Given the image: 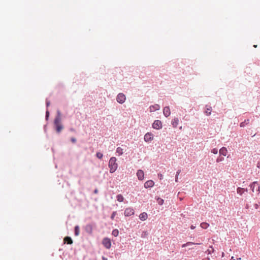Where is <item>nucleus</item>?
<instances>
[{"mask_svg":"<svg viewBox=\"0 0 260 260\" xmlns=\"http://www.w3.org/2000/svg\"><path fill=\"white\" fill-rule=\"evenodd\" d=\"M117 159L115 157L110 158L109 161V167L110 168V172L113 173L117 170L118 165L116 163Z\"/></svg>","mask_w":260,"mask_h":260,"instance_id":"obj_1","label":"nucleus"},{"mask_svg":"<svg viewBox=\"0 0 260 260\" xmlns=\"http://www.w3.org/2000/svg\"><path fill=\"white\" fill-rule=\"evenodd\" d=\"M60 117L59 116H57L54 120V124L56 126V131L57 133H60L63 129V126L60 123Z\"/></svg>","mask_w":260,"mask_h":260,"instance_id":"obj_2","label":"nucleus"},{"mask_svg":"<svg viewBox=\"0 0 260 260\" xmlns=\"http://www.w3.org/2000/svg\"><path fill=\"white\" fill-rule=\"evenodd\" d=\"M102 244L107 249H110L111 247V240L108 238H105L102 241Z\"/></svg>","mask_w":260,"mask_h":260,"instance_id":"obj_3","label":"nucleus"},{"mask_svg":"<svg viewBox=\"0 0 260 260\" xmlns=\"http://www.w3.org/2000/svg\"><path fill=\"white\" fill-rule=\"evenodd\" d=\"M126 100L125 95L122 93H120L117 95L116 100L117 102H118L120 104H123L125 102Z\"/></svg>","mask_w":260,"mask_h":260,"instance_id":"obj_4","label":"nucleus"},{"mask_svg":"<svg viewBox=\"0 0 260 260\" xmlns=\"http://www.w3.org/2000/svg\"><path fill=\"white\" fill-rule=\"evenodd\" d=\"M135 213L134 210L131 207L126 208L124 210V215L125 216H130Z\"/></svg>","mask_w":260,"mask_h":260,"instance_id":"obj_5","label":"nucleus"},{"mask_svg":"<svg viewBox=\"0 0 260 260\" xmlns=\"http://www.w3.org/2000/svg\"><path fill=\"white\" fill-rule=\"evenodd\" d=\"M152 127L156 129H159L162 128V123L160 120H155L152 124Z\"/></svg>","mask_w":260,"mask_h":260,"instance_id":"obj_6","label":"nucleus"},{"mask_svg":"<svg viewBox=\"0 0 260 260\" xmlns=\"http://www.w3.org/2000/svg\"><path fill=\"white\" fill-rule=\"evenodd\" d=\"M153 139V135L152 134L147 133L144 136V140L146 142H149Z\"/></svg>","mask_w":260,"mask_h":260,"instance_id":"obj_7","label":"nucleus"},{"mask_svg":"<svg viewBox=\"0 0 260 260\" xmlns=\"http://www.w3.org/2000/svg\"><path fill=\"white\" fill-rule=\"evenodd\" d=\"M163 113L166 117H168L171 114V111L169 107H165L163 109Z\"/></svg>","mask_w":260,"mask_h":260,"instance_id":"obj_8","label":"nucleus"},{"mask_svg":"<svg viewBox=\"0 0 260 260\" xmlns=\"http://www.w3.org/2000/svg\"><path fill=\"white\" fill-rule=\"evenodd\" d=\"M137 175L140 180H143L144 177V174L142 170H139L137 171Z\"/></svg>","mask_w":260,"mask_h":260,"instance_id":"obj_9","label":"nucleus"},{"mask_svg":"<svg viewBox=\"0 0 260 260\" xmlns=\"http://www.w3.org/2000/svg\"><path fill=\"white\" fill-rule=\"evenodd\" d=\"M160 109V106L158 104H155L150 106L149 110L150 112H153L155 111L158 110Z\"/></svg>","mask_w":260,"mask_h":260,"instance_id":"obj_10","label":"nucleus"},{"mask_svg":"<svg viewBox=\"0 0 260 260\" xmlns=\"http://www.w3.org/2000/svg\"><path fill=\"white\" fill-rule=\"evenodd\" d=\"M154 184L152 180H148L144 184V187L146 188L152 187Z\"/></svg>","mask_w":260,"mask_h":260,"instance_id":"obj_11","label":"nucleus"},{"mask_svg":"<svg viewBox=\"0 0 260 260\" xmlns=\"http://www.w3.org/2000/svg\"><path fill=\"white\" fill-rule=\"evenodd\" d=\"M148 217L147 214L145 212L141 213L139 215V218L142 221L146 220Z\"/></svg>","mask_w":260,"mask_h":260,"instance_id":"obj_12","label":"nucleus"},{"mask_svg":"<svg viewBox=\"0 0 260 260\" xmlns=\"http://www.w3.org/2000/svg\"><path fill=\"white\" fill-rule=\"evenodd\" d=\"M179 119L178 118H174L172 121V124L174 127H177L178 124Z\"/></svg>","mask_w":260,"mask_h":260,"instance_id":"obj_13","label":"nucleus"},{"mask_svg":"<svg viewBox=\"0 0 260 260\" xmlns=\"http://www.w3.org/2000/svg\"><path fill=\"white\" fill-rule=\"evenodd\" d=\"M219 153L220 155H222L223 156H226L227 154V149L225 147H222L219 150Z\"/></svg>","mask_w":260,"mask_h":260,"instance_id":"obj_14","label":"nucleus"},{"mask_svg":"<svg viewBox=\"0 0 260 260\" xmlns=\"http://www.w3.org/2000/svg\"><path fill=\"white\" fill-rule=\"evenodd\" d=\"M63 240L64 243H67L68 244H72L73 243V240L70 237H66Z\"/></svg>","mask_w":260,"mask_h":260,"instance_id":"obj_15","label":"nucleus"},{"mask_svg":"<svg viewBox=\"0 0 260 260\" xmlns=\"http://www.w3.org/2000/svg\"><path fill=\"white\" fill-rule=\"evenodd\" d=\"M116 152L119 156L121 155L123 153V149L120 147H118L116 149Z\"/></svg>","mask_w":260,"mask_h":260,"instance_id":"obj_16","label":"nucleus"},{"mask_svg":"<svg viewBox=\"0 0 260 260\" xmlns=\"http://www.w3.org/2000/svg\"><path fill=\"white\" fill-rule=\"evenodd\" d=\"M85 229L88 233H91L92 231V226L91 224H88L86 226Z\"/></svg>","mask_w":260,"mask_h":260,"instance_id":"obj_17","label":"nucleus"},{"mask_svg":"<svg viewBox=\"0 0 260 260\" xmlns=\"http://www.w3.org/2000/svg\"><path fill=\"white\" fill-rule=\"evenodd\" d=\"M256 185H258L257 182H256V181H254V182H252L250 185V186L252 189V192L254 191V188H255Z\"/></svg>","mask_w":260,"mask_h":260,"instance_id":"obj_18","label":"nucleus"},{"mask_svg":"<svg viewBox=\"0 0 260 260\" xmlns=\"http://www.w3.org/2000/svg\"><path fill=\"white\" fill-rule=\"evenodd\" d=\"M200 226L202 228L206 229L209 227V224L207 222H202L201 223Z\"/></svg>","mask_w":260,"mask_h":260,"instance_id":"obj_19","label":"nucleus"},{"mask_svg":"<svg viewBox=\"0 0 260 260\" xmlns=\"http://www.w3.org/2000/svg\"><path fill=\"white\" fill-rule=\"evenodd\" d=\"M245 191V189L241 187H238L237 189V193L240 195H242Z\"/></svg>","mask_w":260,"mask_h":260,"instance_id":"obj_20","label":"nucleus"},{"mask_svg":"<svg viewBox=\"0 0 260 260\" xmlns=\"http://www.w3.org/2000/svg\"><path fill=\"white\" fill-rule=\"evenodd\" d=\"M117 200L119 202H122L124 200V198L121 194H118L116 197Z\"/></svg>","mask_w":260,"mask_h":260,"instance_id":"obj_21","label":"nucleus"},{"mask_svg":"<svg viewBox=\"0 0 260 260\" xmlns=\"http://www.w3.org/2000/svg\"><path fill=\"white\" fill-rule=\"evenodd\" d=\"M249 120L247 119L245 120L244 121L241 122L240 124V127H244L246 125L248 124L249 123Z\"/></svg>","mask_w":260,"mask_h":260,"instance_id":"obj_22","label":"nucleus"},{"mask_svg":"<svg viewBox=\"0 0 260 260\" xmlns=\"http://www.w3.org/2000/svg\"><path fill=\"white\" fill-rule=\"evenodd\" d=\"M80 233V229L78 225H77L75 228V235L76 236H78Z\"/></svg>","mask_w":260,"mask_h":260,"instance_id":"obj_23","label":"nucleus"},{"mask_svg":"<svg viewBox=\"0 0 260 260\" xmlns=\"http://www.w3.org/2000/svg\"><path fill=\"white\" fill-rule=\"evenodd\" d=\"M112 234L114 237H117L119 234V231L117 229H114L113 230V231L112 232Z\"/></svg>","mask_w":260,"mask_h":260,"instance_id":"obj_24","label":"nucleus"},{"mask_svg":"<svg viewBox=\"0 0 260 260\" xmlns=\"http://www.w3.org/2000/svg\"><path fill=\"white\" fill-rule=\"evenodd\" d=\"M211 113V107H206V109L205 111V113L207 115H210Z\"/></svg>","mask_w":260,"mask_h":260,"instance_id":"obj_25","label":"nucleus"},{"mask_svg":"<svg viewBox=\"0 0 260 260\" xmlns=\"http://www.w3.org/2000/svg\"><path fill=\"white\" fill-rule=\"evenodd\" d=\"M193 244H195V243H192V242H187L186 243L183 244L182 245V247H185L187 246H189V245H193Z\"/></svg>","mask_w":260,"mask_h":260,"instance_id":"obj_26","label":"nucleus"},{"mask_svg":"<svg viewBox=\"0 0 260 260\" xmlns=\"http://www.w3.org/2000/svg\"><path fill=\"white\" fill-rule=\"evenodd\" d=\"M157 200V203L159 205H161L163 204L164 202L163 199L158 198Z\"/></svg>","mask_w":260,"mask_h":260,"instance_id":"obj_27","label":"nucleus"},{"mask_svg":"<svg viewBox=\"0 0 260 260\" xmlns=\"http://www.w3.org/2000/svg\"><path fill=\"white\" fill-rule=\"evenodd\" d=\"M96 156L98 158H99V159H102V157H103V154L101 152H97L96 154Z\"/></svg>","mask_w":260,"mask_h":260,"instance_id":"obj_28","label":"nucleus"},{"mask_svg":"<svg viewBox=\"0 0 260 260\" xmlns=\"http://www.w3.org/2000/svg\"><path fill=\"white\" fill-rule=\"evenodd\" d=\"M116 214H117V213H116V211L113 212L112 213V214L111 216V218L112 219H114V217H115V215H116Z\"/></svg>","mask_w":260,"mask_h":260,"instance_id":"obj_29","label":"nucleus"},{"mask_svg":"<svg viewBox=\"0 0 260 260\" xmlns=\"http://www.w3.org/2000/svg\"><path fill=\"white\" fill-rule=\"evenodd\" d=\"M212 152L216 154L218 153V149L217 148H214L212 150Z\"/></svg>","mask_w":260,"mask_h":260,"instance_id":"obj_30","label":"nucleus"},{"mask_svg":"<svg viewBox=\"0 0 260 260\" xmlns=\"http://www.w3.org/2000/svg\"><path fill=\"white\" fill-rule=\"evenodd\" d=\"M224 158L223 157H218L216 159V162H219L222 160H223Z\"/></svg>","mask_w":260,"mask_h":260,"instance_id":"obj_31","label":"nucleus"},{"mask_svg":"<svg viewBox=\"0 0 260 260\" xmlns=\"http://www.w3.org/2000/svg\"><path fill=\"white\" fill-rule=\"evenodd\" d=\"M71 141L72 143H75L76 142V139L75 138H72Z\"/></svg>","mask_w":260,"mask_h":260,"instance_id":"obj_32","label":"nucleus"},{"mask_svg":"<svg viewBox=\"0 0 260 260\" xmlns=\"http://www.w3.org/2000/svg\"><path fill=\"white\" fill-rule=\"evenodd\" d=\"M158 176L160 180L163 178V175L161 174H158Z\"/></svg>","mask_w":260,"mask_h":260,"instance_id":"obj_33","label":"nucleus"},{"mask_svg":"<svg viewBox=\"0 0 260 260\" xmlns=\"http://www.w3.org/2000/svg\"><path fill=\"white\" fill-rule=\"evenodd\" d=\"M181 172V170H178L177 171V173H176V176H178L179 175V174Z\"/></svg>","mask_w":260,"mask_h":260,"instance_id":"obj_34","label":"nucleus"},{"mask_svg":"<svg viewBox=\"0 0 260 260\" xmlns=\"http://www.w3.org/2000/svg\"><path fill=\"white\" fill-rule=\"evenodd\" d=\"M49 116V112L47 111H46V118H47Z\"/></svg>","mask_w":260,"mask_h":260,"instance_id":"obj_35","label":"nucleus"},{"mask_svg":"<svg viewBox=\"0 0 260 260\" xmlns=\"http://www.w3.org/2000/svg\"><path fill=\"white\" fill-rule=\"evenodd\" d=\"M195 228H196V226H194V225H191L190 226V228H191V229H192V230L194 229H195Z\"/></svg>","mask_w":260,"mask_h":260,"instance_id":"obj_36","label":"nucleus"},{"mask_svg":"<svg viewBox=\"0 0 260 260\" xmlns=\"http://www.w3.org/2000/svg\"><path fill=\"white\" fill-rule=\"evenodd\" d=\"M46 105L47 107H48L50 105V102L49 101H47L46 102Z\"/></svg>","mask_w":260,"mask_h":260,"instance_id":"obj_37","label":"nucleus"},{"mask_svg":"<svg viewBox=\"0 0 260 260\" xmlns=\"http://www.w3.org/2000/svg\"><path fill=\"white\" fill-rule=\"evenodd\" d=\"M178 176H176V177H175V181H176V182L178 181Z\"/></svg>","mask_w":260,"mask_h":260,"instance_id":"obj_38","label":"nucleus"},{"mask_svg":"<svg viewBox=\"0 0 260 260\" xmlns=\"http://www.w3.org/2000/svg\"><path fill=\"white\" fill-rule=\"evenodd\" d=\"M258 205L257 204H255V209H257V208H258Z\"/></svg>","mask_w":260,"mask_h":260,"instance_id":"obj_39","label":"nucleus"},{"mask_svg":"<svg viewBox=\"0 0 260 260\" xmlns=\"http://www.w3.org/2000/svg\"><path fill=\"white\" fill-rule=\"evenodd\" d=\"M257 191H258L259 192H260V186H258V189Z\"/></svg>","mask_w":260,"mask_h":260,"instance_id":"obj_40","label":"nucleus"},{"mask_svg":"<svg viewBox=\"0 0 260 260\" xmlns=\"http://www.w3.org/2000/svg\"><path fill=\"white\" fill-rule=\"evenodd\" d=\"M103 260H108V259L104 256L102 257Z\"/></svg>","mask_w":260,"mask_h":260,"instance_id":"obj_41","label":"nucleus"},{"mask_svg":"<svg viewBox=\"0 0 260 260\" xmlns=\"http://www.w3.org/2000/svg\"><path fill=\"white\" fill-rule=\"evenodd\" d=\"M231 260H236V259H235L234 258V257L233 256V257H232V258H231Z\"/></svg>","mask_w":260,"mask_h":260,"instance_id":"obj_42","label":"nucleus"},{"mask_svg":"<svg viewBox=\"0 0 260 260\" xmlns=\"http://www.w3.org/2000/svg\"><path fill=\"white\" fill-rule=\"evenodd\" d=\"M94 192H95V193H97V192H98V190H97V189H95V190H94Z\"/></svg>","mask_w":260,"mask_h":260,"instance_id":"obj_43","label":"nucleus"}]
</instances>
